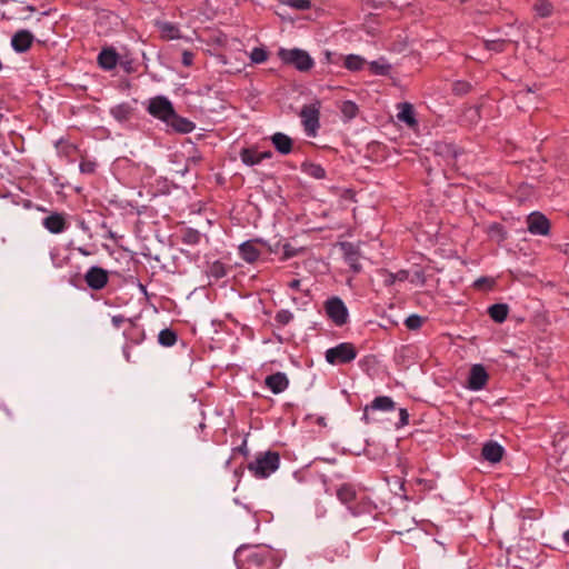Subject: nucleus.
Wrapping results in <instances>:
<instances>
[{
	"label": "nucleus",
	"mask_w": 569,
	"mask_h": 569,
	"mask_svg": "<svg viewBox=\"0 0 569 569\" xmlns=\"http://www.w3.org/2000/svg\"><path fill=\"white\" fill-rule=\"evenodd\" d=\"M371 410V408H369V405H367L363 409V416H362V420L366 422V423H369L370 422V418H369V411Z\"/></svg>",
	"instance_id": "56"
},
{
	"label": "nucleus",
	"mask_w": 569,
	"mask_h": 569,
	"mask_svg": "<svg viewBox=\"0 0 569 569\" xmlns=\"http://www.w3.org/2000/svg\"><path fill=\"white\" fill-rule=\"evenodd\" d=\"M369 408L388 412L396 409V402L388 396H379L371 401Z\"/></svg>",
	"instance_id": "28"
},
{
	"label": "nucleus",
	"mask_w": 569,
	"mask_h": 569,
	"mask_svg": "<svg viewBox=\"0 0 569 569\" xmlns=\"http://www.w3.org/2000/svg\"><path fill=\"white\" fill-rule=\"evenodd\" d=\"M341 249L346 263L355 271L360 272L361 264L359 262L360 252L357 246L351 242H342Z\"/></svg>",
	"instance_id": "17"
},
{
	"label": "nucleus",
	"mask_w": 569,
	"mask_h": 569,
	"mask_svg": "<svg viewBox=\"0 0 569 569\" xmlns=\"http://www.w3.org/2000/svg\"><path fill=\"white\" fill-rule=\"evenodd\" d=\"M271 142L274 147V149L281 153V154H289L292 151L293 141L292 139L282 133V132H276L271 136Z\"/></svg>",
	"instance_id": "24"
},
{
	"label": "nucleus",
	"mask_w": 569,
	"mask_h": 569,
	"mask_svg": "<svg viewBox=\"0 0 569 569\" xmlns=\"http://www.w3.org/2000/svg\"><path fill=\"white\" fill-rule=\"evenodd\" d=\"M489 380V375L486 368L480 365H472L467 379V388L472 391L482 390Z\"/></svg>",
	"instance_id": "10"
},
{
	"label": "nucleus",
	"mask_w": 569,
	"mask_h": 569,
	"mask_svg": "<svg viewBox=\"0 0 569 569\" xmlns=\"http://www.w3.org/2000/svg\"><path fill=\"white\" fill-rule=\"evenodd\" d=\"M229 270L230 268L226 263H223L220 260H216L208 264L206 273L209 278L219 280L224 278L228 274Z\"/></svg>",
	"instance_id": "25"
},
{
	"label": "nucleus",
	"mask_w": 569,
	"mask_h": 569,
	"mask_svg": "<svg viewBox=\"0 0 569 569\" xmlns=\"http://www.w3.org/2000/svg\"><path fill=\"white\" fill-rule=\"evenodd\" d=\"M510 43L509 40L498 39V40H487L486 49L495 52H502L506 50V47Z\"/></svg>",
	"instance_id": "42"
},
{
	"label": "nucleus",
	"mask_w": 569,
	"mask_h": 569,
	"mask_svg": "<svg viewBox=\"0 0 569 569\" xmlns=\"http://www.w3.org/2000/svg\"><path fill=\"white\" fill-rule=\"evenodd\" d=\"M527 227L531 234L547 236L550 232V221L540 212H532L528 216Z\"/></svg>",
	"instance_id": "12"
},
{
	"label": "nucleus",
	"mask_w": 569,
	"mask_h": 569,
	"mask_svg": "<svg viewBox=\"0 0 569 569\" xmlns=\"http://www.w3.org/2000/svg\"><path fill=\"white\" fill-rule=\"evenodd\" d=\"M264 385L274 395L283 392L289 386V379L283 372H276L269 375L264 379Z\"/></svg>",
	"instance_id": "19"
},
{
	"label": "nucleus",
	"mask_w": 569,
	"mask_h": 569,
	"mask_svg": "<svg viewBox=\"0 0 569 569\" xmlns=\"http://www.w3.org/2000/svg\"><path fill=\"white\" fill-rule=\"evenodd\" d=\"M471 83L465 80H457L452 84V91L457 96H463L470 92L471 90Z\"/></svg>",
	"instance_id": "43"
},
{
	"label": "nucleus",
	"mask_w": 569,
	"mask_h": 569,
	"mask_svg": "<svg viewBox=\"0 0 569 569\" xmlns=\"http://www.w3.org/2000/svg\"><path fill=\"white\" fill-rule=\"evenodd\" d=\"M425 322V319L418 315H410L406 320H405V326L409 329V330H418L422 327Z\"/></svg>",
	"instance_id": "45"
},
{
	"label": "nucleus",
	"mask_w": 569,
	"mask_h": 569,
	"mask_svg": "<svg viewBox=\"0 0 569 569\" xmlns=\"http://www.w3.org/2000/svg\"><path fill=\"white\" fill-rule=\"evenodd\" d=\"M299 116L306 134L315 138L320 128V102L316 101L315 103L303 106Z\"/></svg>",
	"instance_id": "6"
},
{
	"label": "nucleus",
	"mask_w": 569,
	"mask_h": 569,
	"mask_svg": "<svg viewBox=\"0 0 569 569\" xmlns=\"http://www.w3.org/2000/svg\"><path fill=\"white\" fill-rule=\"evenodd\" d=\"M508 313L509 307L506 303H495L488 308V315L497 323L505 322Z\"/></svg>",
	"instance_id": "26"
},
{
	"label": "nucleus",
	"mask_w": 569,
	"mask_h": 569,
	"mask_svg": "<svg viewBox=\"0 0 569 569\" xmlns=\"http://www.w3.org/2000/svg\"><path fill=\"white\" fill-rule=\"evenodd\" d=\"M122 352H123V357L124 359L130 362L131 361V355H130V350H129V345L126 343L122 348Z\"/></svg>",
	"instance_id": "55"
},
{
	"label": "nucleus",
	"mask_w": 569,
	"mask_h": 569,
	"mask_svg": "<svg viewBox=\"0 0 569 569\" xmlns=\"http://www.w3.org/2000/svg\"><path fill=\"white\" fill-rule=\"evenodd\" d=\"M147 110L152 117L166 122L174 108L168 98L159 96L150 100Z\"/></svg>",
	"instance_id": "8"
},
{
	"label": "nucleus",
	"mask_w": 569,
	"mask_h": 569,
	"mask_svg": "<svg viewBox=\"0 0 569 569\" xmlns=\"http://www.w3.org/2000/svg\"><path fill=\"white\" fill-rule=\"evenodd\" d=\"M43 227L50 231L51 233H61L67 230L68 222L62 213H51L43 218L42 220Z\"/></svg>",
	"instance_id": "18"
},
{
	"label": "nucleus",
	"mask_w": 569,
	"mask_h": 569,
	"mask_svg": "<svg viewBox=\"0 0 569 569\" xmlns=\"http://www.w3.org/2000/svg\"><path fill=\"white\" fill-rule=\"evenodd\" d=\"M280 465V456L276 451L260 452L248 465V470L259 479L268 478Z\"/></svg>",
	"instance_id": "3"
},
{
	"label": "nucleus",
	"mask_w": 569,
	"mask_h": 569,
	"mask_svg": "<svg viewBox=\"0 0 569 569\" xmlns=\"http://www.w3.org/2000/svg\"><path fill=\"white\" fill-rule=\"evenodd\" d=\"M369 69L375 74L387 76L390 71V66L380 61H372L369 63Z\"/></svg>",
	"instance_id": "44"
},
{
	"label": "nucleus",
	"mask_w": 569,
	"mask_h": 569,
	"mask_svg": "<svg viewBox=\"0 0 569 569\" xmlns=\"http://www.w3.org/2000/svg\"><path fill=\"white\" fill-rule=\"evenodd\" d=\"M409 278V272L407 270H399L396 273L388 272L385 279V283L387 286H392L396 281H406Z\"/></svg>",
	"instance_id": "41"
},
{
	"label": "nucleus",
	"mask_w": 569,
	"mask_h": 569,
	"mask_svg": "<svg viewBox=\"0 0 569 569\" xmlns=\"http://www.w3.org/2000/svg\"><path fill=\"white\" fill-rule=\"evenodd\" d=\"M280 246H281L280 241L276 242L274 244H271V247H269V251L268 252H270V253L279 252Z\"/></svg>",
	"instance_id": "57"
},
{
	"label": "nucleus",
	"mask_w": 569,
	"mask_h": 569,
	"mask_svg": "<svg viewBox=\"0 0 569 569\" xmlns=\"http://www.w3.org/2000/svg\"><path fill=\"white\" fill-rule=\"evenodd\" d=\"M132 108L129 103L123 102L110 109V114L119 122L128 121L131 117Z\"/></svg>",
	"instance_id": "30"
},
{
	"label": "nucleus",
	"mask_w": 569,
	"mask_h": 569,
	"mask_svg": "<svg viewBox=\"0 0 569 569\" xmlns=\"http://www.w3.org/2000/svg\"><path fill=\"white\" fill-rule=\"evenodd\" d=\"M57 152L60 157L66 158L68 161H74L76 156H80V150L77 144L66 139H60L56 143Z\"/></svg>",
	"instance_id": "22"
},
{
	"label": "nucleus",
	"mask_w": 569,
	"mask_h": 569,
	"mask_svg": "<svg viewBox=\"0 0 569 569\" xmlns=\"http://www.w3.org/2000/svg\"><path fill=\"white\" fill-rule=\"evenodd\" d=\"M532 8L539 18H549L553 13V4L549 0H536Z\"/></svg>",
	"instance_id": "31"
},
{
	"label": "nucleus",
	"mask_w": 569,
	"mask_h": 569,
	"mask_svg": "<svg viewBox=\"0 0 569 569\" xmlns=\"http://www.w3.org/2000/svg\"><path fill=\"white\" fill-rule=\"evenodd\" d=\"M0 409H2L4 411V413L7 415V417L9 419H13L14 418V413L11 409H9L3 402L2 400L0 399Z\"/></svg>",
	"instance_id": "54"
},
{
	"label": "nucleus",
	"mask_w": 569,
	"mask_h": 569,
	"mask_svg": "<svg viewBox=\"0 0 569 569\" xmlns=\"http://www.w3.org/2000/svg\"><path fill=\"white\" fill-rule=\"evenodd\" d=\"M503 453V447L496 441L486 442L481 450V456L483 457V459L491 463H497L501 461Z\"/></svg>",
	"instance_id": "21"
},
{
	"label": "nucleus",
	"mask_w": 569,
	"mask_h": 569,
	"mask_svg": "<svg viewBox=\"0 0 569 569\" xmlns=\"http://www.w3.org/2000/svg\"><path fill=\"white\" fill-rule=\"evenodd\" d=\"M252 520L254 523V531H258L260 525H259V520L256 518V515L252 516Z\"/></svg>",
	"instance_id": "59"
},
{
	"label": "nucleus",
	"mask_w": 569,
	"mask_h": 569,
	"mask_svg": "<svg viewBox=\"0 0 569 569\" xmlns=\"http://www.w3.org/2000/svg\"><path fill=\"white\" fill-rule=\"evenodd\" d=\"M337 498L341 503L347 506L353 516H359L369 510L370 503L365 497H359L355 485L342 483L337 488Z\"/></svg>",
	"instance_id": "2"
},
{
	"label": "nucleus",
	"mask_w": 569,
	"mask_h": 569,
	"mask_svg": "<svg viewBox=\"0 0 569 569\" xmlns=\"http://www.w3.org/2000/svg\"><path fill=\"white\" fill-rule=\"evenodd\" d=\"M397 118L399 121L406 123L409 128L413 129L418 126L413 106L409 102H400L397 104Z\"/></svg>",
	"instance_id": "20"
},
{
	"label": "nucleus",
	"mask_w": 569,
	"mask_h": 569,
	"mask_svg": "<svg viewBox=\"0 0 569 569\" xmlns=\"http://www.w3.org/2000/svg\"><path fill=\"white\" fill-rule=\"evenodd\" d=\"M237 453H240L242 456L248 455L247 440H243L240 446L232 449V456L227 460V465L230 463L231 459H233Z\"/></svg>",
	"instance_id": "49"
},
{
	"label": "nucleus",
	"mask_w": 569,
	"mask_h": 569,
	"mask_svg": "<svg viewBox=\"0 0 569 569\" xmlns=\"http://www.w3.org/2000/svg\"><path fill=\"white\" fill-rule=\"evenodd\" d=\"M272 153L270 151H263V152H259V163L264 160V159H269L271 158Z\"/></svg>",
	"instance_id": "58"
},
{
	"label": "nucleus",
	"mask_w": 569,
	"mask_h": 569,
	"mask_svg": "<svg viewBox=\"0 0 569 569\" xmlns=\"http://www.w3.org/2000/svg\"><path fill=\"white\" fill-rule=\"evenodd\" d=\"M164 123L168 128L178 133H189L196 128L192 121L179 116L176 110L172 111V116H170Z\"/></svg>",
	"instance_id": "16"
},
{
	"label": "nucleus",
	"mask_w": 569,
	"mask_h": 569,
	"mask_svg": "<svg viewBox=\"0 0 569 569\" xmlns=\"http://www.w3.org/2000/svg\"><path fill=\"white\" fill-rule=\"evenodd\" d=\"M293 319V313L288 309H281L277 311L274 316V321L278 327H284L289 325Z\"/></svg>",
	"instance_id": "39"
},
{
	"label": "nucleus",
	"mask_w": 569,
	"mask_h": 569,
	"mask_svg": "<svg viewBox=\"0 0 569 569\" xmlns=\"http://www.w3.org/2000/svg\"><path fill=\"white\" fill-rule=\"evenodd\" d=\"M327 317L337 326L342 327L349 320V311L339 297H330L323 305Z\"/></svg>",
	"instance_id": "7"
},
{
	"label": "nucleus",
	"mask_w": 569,
	"mask_h": 569,
	"mask_svg": "<svg viewBox=\"0 0 569 569\" xmlns=\"http://www.w3.org/2000/svg\"><path fill=\"white\" fill-rule=\"evenodd\" d=\"M488 233L491 238H495L498 242H501L506 240L507 232L502 224L500 223H492L489 226Z\"/></svg>",
	"instance_id": "38"
},
{
	"label": "nucleus",
	"mask_w": 569,
	"mask_h": 569,
	"mask_svg": "<svg viewBox=\"0 0 569 569\" xmlns=\"http://www.w3.org/2000/svg\"><path fill=\"white\" fill-rule=\"evenodd\" d=\"M80 158H81V161L79 164L80 172L84 173V174L94 173L97 166H98L97 162L94 160L84 158L82 154H80Z\"/></svg>",
	"instance_id": "40"
},
{
	"label": "nucleus",
	"mask_w": 569,
	"mask_h": 569,
	"mask_svg": "<svg viewBox=\"0 0 569 569\" xmlns=\"http://www.w3.org/2000/svg\"><path fill=\"white\" fill-rule=\"evenodd\" d=\"M366 60L357 54H348L345 58L343 67L350 71H360L363 69Z\"/></svg>",
	"instance_id": "32"
},
{
	"label": "nucleus",
	"mask_w": 569,
	"mask_h": 569,
	"mask_svg": "<svg viewBox=\"0 0 569 569\" xmlns=\"http://www.w3.org/2000/svg\"><path fill=\"white\" fill-rule=\"evenodd\" d=\"M34 37L29 30H18L11 38V46L13 50L18 53H23L28 51L32 43Z\"/></svg>",
	"instance_id": "14"
},
{
	"label": "nucleus",
	"mask_w": 569,
	"mask_h": 569,
	"mask_svg": "<svg viewBox=\"0 0 569 569\" xmlns=\"http://www.w3.org/2000/svg\"><path fill=\"white\" fill-rule=\"evenodd\" d=\"M259 152L254 149L244 148L240 152L241 161L247 166L259 164Z\"/></svg>",
	"instance_id": "36"
},
{
	"label": "nucleus",
	"mask_w": 569,
	"mask_h": 569,
	"mask_svg": "<svg viewBox=\"0 0 569 569\" xmlns=\"http://www.w3.org/2000/svg\"><path fill=\"white\" fill-rule=\"evenodd\" d=\"M280 249H282V261L289 260L299 253V250L293 248L289 242L281 243Z\"/></svg>",
	"instance_id": "46"
},
{
	"label": "nucleus",
	"mask_w": 569,
	"mask_h": 569,
	"mask_svg": "<svg viewBox=\"0 0 569 569\" xmlns=\"http://www.w3.org/2000/svg\"><path fill=\"white\" fill-rule=\"evenodd\" d=\"M417 483L427 486V481L423 479H417Z\"/></svg>",
	"instance_id": "62"
},
{
	"label": "nucleus",
	"mask_w": 569,
	"mask_h": 569,
	"mask_svg": "<svg viewBox=\"0 0 569 569\" xmlns=\"http://www.w3.org/2000/svg\"><path fill=\"white\" fill-rule=\"evenodd\" d=\"M278 57L284 64L293 66L298 71L307 72L313 68L315 61L310 54L302 49H284L278 51Z\"/></svg>",
	"instance_id": "4"
},
{
	"label": "nucleus",
	"mask_w": 569,
	"mask_h": 569,
	"mask_svg": "<svg viewBox=\"0 0 569 569\" xmlns=\"http://www.w3.org/2000/svg\"><path fill=\"white\" fill-rule=\"evenodd\" d=\"M409 423V413L407 411V409L405 408H401L399 410V422L396 425L397 428H401V427H405Z\"/></svg>",
	"instance_id": "50"
},
{
	"label": "nucleus",
	"mask_w": 569,
	"mask_h": 569,
	"mask_svg": "<svg viewBox=\"0 0 569 569\" xmlns=\"http://www.w3.org/2000/svg\"><path fill=\"white\" fill-rule=\"evenodd\" d=\"M301 171L307 176L318 180L325 179L327 176L326 170L321 164L309 161L301 163Z\"/></svg>",
	"instance_id": "27"
},
{
	"label": "nucleus",
	"mask_w": 569,
	"mask_h": 569,
	"mask_svg": "<svg viewBox=\"0 0 569 569\" xmlns=\"http://www.w3.org/2000/svg\"><path fill=\"white\" fill-rule=\"evenodd\" d=\"M87 286L92 290H102L109 281L108 271L101 267L93 266L84 274Z\"/></svg>",
	"instance_id": "11"
},
{
	"label": "nucleus",
	"mask_w": 569,
	"mask_h": 569,
	"mask_svg": "<svg viewBox=\"0 0 569 569\" xmlns=\"http://www.w3.org/2000/svg\"><path fill=\"white\" fill-rule=\"evenodd\" d=\"M159 31L160 37L163 40H173L181 38L180 29L178 28V26L171 22L159 23Z\"/></svg>",
	"instance_id": "29"
},
{
	"label": "nucleus",
	"mask_w": 569,
	"mask_h": 569,
	"mask_svg": "<svg viewBox=\"0 0 569 569\" xmlns=\"http://www.w3.org/2000/svg\"><path fill=\"white\" fill-rule=\"evenodd\" d=\"M348 552L349 543L345 540H340L327 546L326 549L323 550V556L328 561L335 562L337 560L347 558Z\"/></svg>",
	"instance_id": "13"
},
{
	"label": "nucleus",
	"mask_w": 569,
	"mask_h": 569,
	"mask_svg": "<svg viewBox=\"0 0 569 569\" xmlns=\"http://www.w3.org/2000/svg\"><path fill=\"white\" fill-rule=\"evenodd\" d=\"M280 4L287 6L297 11H305L311 8L310 0H280Z\"/></svg>",
	"instance_id": "37"
},
{
	"label": "nucleus",
	"mask_w": 569,
	"mask_h": 569,
	"mask_svg": "<svg viewBox=\"0 0 569 569\" xmlns=\"http://www.w3.org/2000/svg\"><path fill=\"white\" fill-rule=\"evenodd\" d=\"M258 243H264V239L253 238L242 242L238 247L239 257L250 264L257 262L261 256V251L258 248Z\"/></svg>",
	"instance_id": "9"
},
{
	"label": "nucleus",
	"mask_w": 569,
	"mask_h": 569,
	"mask_svg": "<svg viewBox=\"0 0 569 569\" xmlns=\"http://www.w3.org/2000/svg\"><path fill=\"white\" fill-rule=\"evenodd\" d=\"M250 59L253 63H262L268 59V52L262 48H254L251 51Z\"/></svg>",
	"instance_id": "47"
},
{
	"label": "nucleus",
	"mask_w": 569,
	"mask_h": 569,
	"mask_svg": "<svg viewBox=\"0 0 569 569\" xmlns=\"http://www.w3.org/2000/svg\"><path fill=\"white\" fill-rule=\"evenodd\" d=\"M563 540L567 545H569V529L563 533Z\"/></svg>",
	"instance_id": "60"
},
{
	"label": "nucleus",
	"mask_w": 569,
	"mask_h": 569,
	"mask_svg": "<svg viewBox=\"0 0 569 569\" xmlns=\"http://www.w3.org/2000/svg\"><path fill=\"white\" fill-rule=\"evenodd\" d=\"M417 276H418V278H421L422 282L425 281L423 274L421 272H418Z\"/></svg>",
	"instance_id": "64"
},
{
	"label": "nucleus",
	"mask_w": 569,
	"mask_h": 569,
	"mask_svg": "<svg viewBox=\"0 0 569 569\" xmlns=\"http://www.w3.org/2000/svg\"><path fill=\"white\" fill-rule=\"evenodd\" d=\"M97 62L102 70L111 71L119 62V54L113 47L102 48L97 57Z\"/></svg>",
	"instance_id": "15"
},
{
	"label": "nucleus",
	"mask_w": 569,
	"mask_h": 569,
	"mask_svg": "<svg viewBox=\"0 0 569 569\" xmlns=\"http://www.w3.org/2000/svg\"><path fill=\"white\" fill-rule=\"evenodd\" d=\"M79 251L83 254V256H88L89 252L82 248H79Z\"/></svg>",
	"instance_id": "63"
},
{
	"label": "nucleus",
	"mask_w": 569,
	"mask_h": 569,
	"mask_svg": "<svg viewBox=\"0 0 569 569\" xmlns=\"http://www.w3.org/2000/svg\"><path fill=\"white\" fill-rule=\"evenodd\" d=\"M123 336L127 340V343H131L138 346L142 343L146 339L144 330L141 326L137 325L134 321H130L129 327L124 330Z\"/></svg>",
	"instance_id": "23"
},
{
	"label": "nucleus",
	"mask_w": 569,
	"mask_h": 569,
	"mask_svg": "<svg viewBox=\"0 0 569 569\" xmlns=\"http://www.w3.org/2000/svg\"><path fill=\"white\" fill-rule=\"evenodd\" d=\"M288 287L295 291H300L306 296H309L310 291L309 289L302 290L301 289V280L300 279H292L288 282Z\"/></svg>",
	"instance_id": "51"
},
{
	"label": "nucleus",
	"mask_w": 569,
	"mask_h": 569,
	"mask_svg": "<svg viewBox=\"0 0 569 569\" xmlns=\"http://www.w3.org/2000/svg\"><path fill=\"white\" fill-rule=\"evenodd\" d=\"M238 569H277L279 552L267 545H242L234 552Z\"/></svg>",
	"instance_id": "1"
},
{
	"label": "nucleus",
	"mask_w": 569,
	"mask_h": 569,
	"mask_svg": "<svg viewBox=\"0 0 569 569\" xmlns=\"http://www.w3.org/2000/svg\"><path fill=\"white\" fill-rule=\"evenodd\" d=\"M201 240V233L192 228H186L181 233V241L189 246H196Z\"/></svg>",
	"instance_id": "35"
},
{
	"label": "nucleus",
	"mask_w": 569,
	"mask_h": 569,
	"mask_svg": "<svg viewBox=\"0 0 569 569\" xmlns=\"http://www.w3.org/2000/svg\"><path fill=\"white\" fill-rule=\"evenodd\" d=\"M339 109H340V112L342 113V117L345 118L346 121H349V120L356 118L359 112L358 106L356 104V102H353L351 100L343 101L340 104Z\"/></svg>",
	"instance_id": "34"
},
{
	"label": "nucleus",
	"mask_w": 569,
	"mask_h": 569,
	"mask_svg": "<svg viewBox=\"0 0 569 569\" xmlns=\"http://www.w3.org/2000/svg\"><path fill=\"white\" fill-rule=\"evenodd\" d=\"M358 351L351 342H340L325 352L326 361L331 366L351 363L357 358Z\"/></svg>",
	"instance_id": "5"
},
{
	"label": "nucleus",
	"mask_w": 569,
	"mask_h": 569,
	"mask_svg": "<svg viewBox=\"0 0 569 569\" xmlns=\"http://www.w3.org/2000/svg\"><path fill=\"white\" fill-rule=\"evenodd\" d=\"M258 246L264 247L267 251H269V247H271V243H269L267 240H264V243H258Z\"/></svg>",
	"instance_id": "61"
},
{
	"label": "nucleus",
	"mask_w": 569,
	"mask_h": 569,
	"mask_svg": "<svg viewBox=\"0 0 569 569\" xmlns=\"http://www.w3.org/2000/svg\"><path fill=\"white\" fill-rule=\"evenodd\" d=\"M489 286L491 287L493 284V280L487 277H481L475 281V288H482V286Z\"/></svg>",
	"instance_id": "53"
},
{
	"label": "nucleus",
	"mask_w": 569,
	"mask_h": 569,
	"mask_svg": "<svg viewBox=\"0 0 569 569\" xmlns=\"http://www.w3.org/2000/svg\"><path fill=\"white\" fill-rule=\"evenodd\" d=\"M130 321H133V320L130 318H126L122 315H116L111 318L112 326L117 329L121 328V326H123L124 323L130 325Z\"/></svg>",
	"instance_id": "48"
},
{
	"label": "nucleus",
	"mask_w": 569,
	"mask_h": 569,
	"mask_svg": "<svg viewBox=\"0 0 569 569\" xmlns=\"http://www.w3.org/2000/svg\"><path fill=\"white\" fill-rule=\"evenodd\" d=\"M194 54L191 51L184 50L182 52L181 62L184 67H190L193 63Z\"/></svg>",
	"instance_id": "52"
},
{
	"label": "nucleus",
	"mask_w": 569,
	"mask_h": 569,
	"mask_svg": "<svg viewBox=\"0 0 569 569\" xmlns=\"http://www.w3.org/2000/svg\"><path fill=\"white\" fill-rule=\"evenodd\" d=\"M178 340L177 332L172 329L166 328L158 335V342L162 347H172Z\"/></svg>",
	"instance_id": "33"
}]
</instances>
